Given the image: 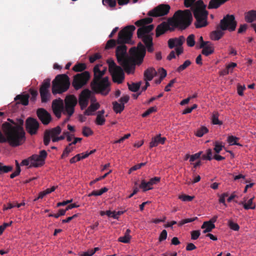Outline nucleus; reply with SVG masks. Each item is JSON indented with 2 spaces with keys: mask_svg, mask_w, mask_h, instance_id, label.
Here are the masks:
<instances>
[{
  "mask_svg": "<svg viewBox=\"0 0 256 256\" xmlns=\"http://www.w3.org/2000/svg\"><path fill=\"white\" fill-rule=\"evenodd\" d=\"M245 20L248 22L251 23L256 20V10H251L246 14Z\"/></svg>",
  "mask_w": 256,
  "mask_h": 256,
  "instance_id": "31",
  "label": "nucleus"
},
{
  "mask_svg": "<svg viewBox=\"0 0 256 256\" xmlns=\"http://www.w3.org/2000/svg\"><path fill=\"white\" fill-rule=\"evenodd\" d=\"M26 129L31 136L36 134L39 128L40 124L34 118L29 117L26 120Z\"/></svg>",
  "mask_w": 256,
  "mask_h": 256,
  "instance_id": "15",
  "label": "nucleus"
},
{
  "mask_svg": "<svg viewBox=\"0 0 256 256\" xmlns=\"http://www.w3.org/2000/svg\"><path fill=\"white\" fill-rule=\"evenodd\" d=\"M152 22V18H146L140 20H137L135 24L138 26H144L146 24H149Z\"/></svg>",
  "mask_w": 256,
  "mask_h": 256,
  "instance_id": "35",
  "label": "nucleus"
},
{
  "mask_svg": "<svg viewBox=\"0 0 256 256\" xmlns=\"http://www.w3.org/2000/svg\"><path fill=\"white\" fill-rule=\"evenodd\" d=\"M30 94L32 95L31 100L33 102H34L36 100V96L38 95V92L36 90H30Z\"/></svg>",
  "mask_w": 256,
  "mask_h": 256,
  "instance_id": "64",
  "label": "nucleus"
},
{
  "mask_svg": "<svg viewBox=\"0 0 256 256\" xmlns=\"http://www.w3.org/2000/svg\"><path fill=\"white\" fill-rule=\"evenodd\" d=\"M191 63L192 62L190 60H186L182 64H181L176 68V72L178 73L181 72L189 66L191 64Z\"/></svg>",
  "mask_w": 256,
  "mask_h": 256,
  "instance_id": "42",
  "label": "nucleus"
},
{
  "mask_svg": "<svg viewBox=\"0 0 256 256\" xmlns=\"http://www.w3.org/2000/svg\"><path fill=\"white\" fill-rule=\"evenodd\" d=\"M157 110L156 106H152L149 108L148 110H146L144 113H143L142 116L143 118H145L148 116L150 114L156 112Z\"/></svg>",
  "mask_w": 256,
  "mask_h": 256,
  "instance_id": "49",
  "label": "nucleus"
},
{
  "mask_svg": "<svg viewBox=\"0 0 256 256\" xmlns=\"http://www.w3.org/2000/svg\"><path fill=\"white\" fill-rule=\"evenodd\" d=\"M117 43V40L110 39L108 40L106 44L105 49L110 50L116 46Z\"/></svg>",
  "mask_w": 256,
  "mask_h": 256,
  "instance_id": "44",
  "label": "nucleus"
},
{
  "mask_svg": "<svg viewBox=\"0 0 256 256\" xmlns=\"http://www.w3.org/2000/svg\"><path fill=\"white\" fill-rule=\"evenodd\" d=\"M13 169V166H4L3 164L0 162V174L7 173L11 172Z\"/></svg>",
  "mask_w": 256,
  "mask_h": 256,
  "instance_id": "40",
  "label": "nucleus"
},
{
  "mask_svg": "<svg viewBox=\"0 0 256 256\" xmlns=\"http://www.w3.org/2000/svg\"><path fill=\"white\" fill-rule=\"evenodd\" d=\"M212 122L214 124H222V122L218 120V114L217 112L213 113L212 118Z\"/></svg>",
  "mask_w": 256,
  "mask_h": 256,
  "instance_id": "46",
  "label": "nucleus"
},
{
  "mask_svg": "<svg viewBox=\"0 0 256 256\" xmlns=\"http://www.w3.org/2000/svg\"><path fill=\"white\" fill-rule=\"evenodd\" d=\"M178 198L184 202H190L194 198V196L182 194Z\"/></svg>",
  "mask_w": 256,
  "mask_h": 256,
  "instance_id": "52",
  "label": "nucleus"
},
{
  "mask_svg": "<svg viewBox=\"0 0 256 256\" xmlns=\"http://www.w3.org/2000/svg\"><path fill=\"white\" fill-rule=\"evenodd\" d=\"M50 80L46 78L44 80L40 88V94L42 103H46L50 99L51 94L49 88H50Z\"/></svg>",
  "mask_w": 256,
  "mask_h": 256,
  "instance_id": "11",
  "label": "nucleus"
},
{
  "mask_svg": "<svg viewBox=\"0 0 256 256\" xmlns=\"http://www.w3.org/2000/svg\"><path fill=\"white\" fill-rule=\"evenodd\" d=\"M130 229H127L124 234V236L120 237L118 239V241L125 244L128 243L131 238V236L130 235Z\"/></svg>",
  "mask_w": 256,
  "mask_h": 256,
  "instance_id": "32",
  "label": "nucleus"
},
{
  "mask_svg": "<svg viewBox=\"0 0 256 256\" xmlns=\"http://www.w3.org/2000/svg\"><path fill=\"white\" fill-rule=\"evenodd\" d=\"M104 5L108 4L110 7L114 8L116 5V1L115 0H102Z\"/></svg>",
  "mask_w": 256,
  "mask_h": 256,
  "instance_id": "56",
  "label": "nucleus"
},
{
  "mask_svg": "<svg viewBox=\"0 0 256 256\" xmlns=\"http://www.w3.org/2000/svg\"><path fill=\"white\" fill-rule=\"evenodd\" d=\"M202 48V54L206 56H208L214 52V47L210 42L204 45Z\"/></svg>",
  "mask_w": 256,
  "mask_h": 256,
  "instance_id": "26",
  "label": "nucleus"
},
{
  "mask_svg": "<svg viewBox=\"0 0 256 256\" xmlns=\"http://www.w3.org/2000/svg\"><path fill=\"white\" fill-rule=\"evenodd\" d=\"M192 16L190 10L176 12L172 18H169L167 22V30L173 32L176 28L180 30H185L192 23Z\"/></svg>",
  "mask_w": 256,
  "mask_h": 256,
  "instance_id": "3",
  "label": "nucleus"
},
{
  "mask_svg": "<svg viewBox=\"0 0 256 256\" xmlns=\"http://www.w3.org/2000/svg\"><path fill=\"white\" fill-rule=\"evenodd\" d=\"M86 66L85 64L78 63L73 66L72 70L76 72H80L86 70Z\"/></svg>",
  "mask_w": 256,
  "mask_h": 256,
  "instance_id": "41",
  "label": "nucleus"
},
{
  "mask_svg": "<svg viewBox=\"0 0 256 256\" xmlns=\"http://www.w3.org/2000/svg\"><path fill=\"white\" fill-rule=\"evenodd\" d=\"M194 35L191 34L189 35L186 38L187 45L188 46L192 47L195 44Z\"/></svg>",
  "mask_w": 256,
  "mask_h": 256,
  "instance_id": "45",
  "label": "nucleus"
},
{
  "mask_svg": "<svg viewBox=\"0 0 256 256\" xmlns=\"http://www.w3.org/2000/svg\"><path fill=\"white\" fill-rule=\"evenodd\" d=\"M248 26L246 24H241L238 29V34H242L245 32L247 29Z\"/></svg>",
  "mask_w": 256,
  "mask_h": 256,
  "instance_id": "63",
  "label": "nucleus"
},
{
  "mask_svg": "<svg viewBox=\"0 0 256 256\" xmlns=\"http://www.w3.org/2000/svg\"><path fill=\"white\" fill-rule=\"evenodd\" d=\"M52 108L56 116L60 118L62 114H64V101L60 98L54 100L52 104Z\"/></svg>",
  "mask_w": 256,
  "mask_h": 256,
  "instance_id": "16",
  "label": "nucleus"
},
{
  "mask_svg": "<svg viewBox=\"0 0 256 256\" xmlns=\"http://www.w3.org/2000/svg\"><path fill=\"white\" fill-rule=\"evenodd\" d=\"M110 82L108 76H105L102 80L92 81L90 86L92 90L96 94L106 96L110 91Z\"/></svg>",
  "mask_w": 256,
  "mask_h": 256,
  "instance_id": "6",
  "label": "nucleus"
},
{
  "mask_svg": "<svg viewBox=\"0 0 256 256\" xmlns=\"http://www.w3.org/2000/svg\"><path fill=\"white\" fill-rule=\"evenodd\" d=\"M16 122L12 126L8 122L2 125V132L0 130V142H8L12 147L22 145L26 140L25 132L23 125L24 120L16 119Z\"/></svg>",
  "mask_w": 256,
  "mask_h": 256,
  "instance_id": "2",
  "label": "nucleus"
},
{
  "mask_svg": "<svg viewBox=\"0 0 256 256\" xmlns=\"http://www.w3.org/2000/svg\"><path fill=\"white\" fill-rule=\"evenodd\" d=\"M184 40L185 38L183 36H181L178 38H170L168 42V46L170 48L172 49L175 47L177 48L182 46Z\"/></svg>",
  "mask_w": 256,
  "mask_h": 256,
  "instance_id": "20",
  "label": "nucleus"
},
{
  "mask_svg": "<svg viewBox=\"0 0 256 256\" xmlns=\"http://www.w3.org/2000/svg\"><path fill=\"white\" fill-rule=\"evenodd\" d=\"M62 128L60 126H57L53 128L47 130L44 132V143L45 146H48L50 140V136H57L60 134Z\"/></svg>",
  "mask_w": 256,
  "mask_h": 256,
  "instance_id": "17",
  "label": "nucleus"
},
{
  "mask_svg": "<svg viewBox=\"0 0 256 256\" xmlns=\"http://www.w3.org/2000/svg\"><path fill=\"white\" fill-rule=\"evenodd\" d=\"M100 105L98 103H92L88 108L84 112V114L86 116L93 115L95 111L100 108Z\"/></svg>",
  "mask_w": 256,
  "mask_h": 256,
  "instance_id": "27",
  "label": "nucleus"
},
{
  "mask_svg": "<svg viewBox=\"0 0 256 256\" xmlns=\"http://www.w3.org/2000/svg\"><path fill=\"white\" fill-rule=\"evenodd\" d=\"M206 8V5L202 0H198L192 7L194 18L196 20L194 22L196 28L204 27L208 24L207 21L208 12Z\"/></svg>",
  "mask_w": 256,
  "mask_h": 256,
  "instance_id": "4",
  "label": "nucleus"
},
{
  "mask_svg": "<svg viewBox=\"0 0 256 256\" xmlns=\"http://www.w3.org/2000/svg\"><path fill=\"white\" fill-rule=\"evenodd\" d=\"M30 96L28 94H18L14 98L15 100H19L20 102L18 104H20L24 106H27L28 104V99Z\"/></svg>",
  "mask_w": 256,
  "mask_h": 256,
  "instance_id": "28",
  "label": "nucleus"
},
{
  "mask_svg": "<svg viewBox=\"0 0 256 256\" xmlns=\"http://www.w3.org/2000/svg\"><path fill=\"white\" fill-rule=\"evenodd\" d=\"M214 150L216 153H219L222 150L224 146L222 145V143L218 142L216 141L214 143Z\"/></svg>",
  "mask_w": 256,
  "mask_h": 256,
  "instance_id": "50",
  "label": "nucleus"
},
{
  "mask_svg": "<svg viewBox=\"0 0 256 256\" xmlns=\"http://www.w3.org/2000/svg\"><path fill=\"white\" fill-rule=\"evenodd\" d=\"M90 77L88 71H84L74 76L72 86L76 90H78L84 86L89 80Z\"/></svg>",
  "mask_w": 256,
  "mask_h": 256,
  "instance_id": "9",
  "label": "nucleus"
},
{
  "mask_svg": "<svg viewBox=\"0 0 256 256\" xmlns=\"http://www.w3.org/2000/svg\"><path fill=\"white\" fill-rule=\"evenodd\" d=\"M167 31V22H164L158 24L156 30V36L158 38Z\"/></svg>",
  "mask_w": 256,
  "mask_h": 256,
  "instance_id": "25",
  "label": "nucleus"
},
{
  "mask_svg": "<svg viewBox=\"0 0 256 256\" xmlns=\"http://www.w3.org/2000/svg\"><path fill=\"white\" fill-rule=\"evenodd\" d=\"M102 66L101 64H96V65L93 69L94 72V78L92 81L98 80H102L103 78L102 76H104L100 71V68Z\"/></svg>",
  "mask_w": 256,
  "mask_h": 256,
  "instance_id": "24",
  "label": "nucleus"
},
{
  "mask_svg": "<svg viewBox=\"0 0 256 256\" xmlns=\"http://www.w3.org/2000/svg\"><path fill=\"white\" fill-rule=\"evenodd\" d=\"M47 156V152L45 150L40 151L39 155L33 154L32 156H30L31 165H30V167L38 168L42 166L44 163Z\"/></svg>",
  "mask_w": 256,
  "mask_h": 256,
  "instance_id": "14",
  "label": "nucleus"
},
{
  "mask_svg": "<svg viewBox=\"0 0 256 256\" xmlns=\"http://www.w3.org/2000/svg\"><path fill=\"white\" fill-rule=\"evenodd\" d=\"M154 24H150L147 26H142L141 28H140L138 30V37H140L142 36V35H147L146 34L150 32L154 29Z\"/></svg>",
  "mask_w": 256,
  "mask_h": 256,
  "instance_id": "23",
  "label": "nucleus"
},
{
  "mask_svg": "<svg viewBox=\"0 0 256 256\" xmlns=\"http://www.w3.org/2000/svg\"><path fill=\"white\" fill-rule=\"evenodd\" d=\"M239 140L238 138L234 136H228V138L227 141L230 145H237L242 146L239 143L237 142V141Z\"/></svg>",
  "mask_w": 256,
  "mask_h": 256,
  "instance_id": "43",
  "label": "nucleus"
},
{
  "mask_svg": "<svg viewBox=\"0 0 256 256\" xmlns=\"http://www.w3.org/2000/svg\"><path fill=\"white\" fill-rule=\"evenodd\" d=\"M136 27L133 25L125 26L118 34L117 43L120 44L116 48V56L118 63L121 65L128 74H133L136 64H140L146 54L144 46L139 42L137 47L130 49L129 56L127 53L126 44H132V38Z\"/></svg>",
  "mask_w": 256,
  "mask_h": 256,
  "instance_id": "1",
  "label": "nucleus"
},
{
  "mask_svg": "<svg viewBox=\"0 0 256 256\" xmlns=\"http://www.w3.org/2000/svg\"><path fill=\"white\" fill-rule=\"evenodd\" d=\"M196 0H184V5L186 8H192V6L196 3Z\"/></svg>",
  "mask_w": 256,
  "mask_h": 256,
  "instance_id": "59",
  "label": "nucleus"
},
{
  "mask_svg": "<svg viewBox=\"0 0 256 256\" xmlns=\"http://www.w3.org/2000/svg\"><path fill=\"white\" fill-rule=\"evenodd\" d=\"M160 180V178L156 176L150 180L146 182L144 180H142L139 186L140 188H142L143 192L152 189V186L159 182Z\"/></svg>",
  "mask_w": 256,
  "mask_h": 256,
  "instance_id": "18",
  "label": "nucleus"
},
{
  "mask_svg": "<svg viewBox=\"0 0 256 256\" xmlns=\"http://www.w3.org/2000/svg\"><path fill=\"white\" fill-rule=\"evenodd\" d=\"M200 234V230H193L191 232V238L194 240H196L198 238Z\"/></svg>",
  "mask_w": 256,
  "mask_h": 256,
  "instance_id": "58",
  "label": "nucleus"
},
{
  "mask_svg": "<svg viewBox=\"0 0 256 256\" xmlns=\"http://www.w3.org/2000/svg\"><path fill=\"white\" fill-rule=\"evenodd\" d=\"M82 134L84 136H88L93 134L92 130L88 127L84 126L82 128Z\"/></svg>",
  "mask_w": 256,
  "mask_h": 256,
  "instance_id": "48",
  "label": "nucleus"
},
{
  "mask_svg": "<svg viewBox=\"0 0 256 256\" xmlns=\"http://www.w3.org/2000/svg\"><path fill=\"white\" fill-rule=\"evenodd\" d=\"M156 75L157 72L154 68H148L144 72V80H152Z\"/></svg>",
  "mask_w": 256,
  "mask_h": 256,
  "instance_id": "21",
  "label": "nucleus"
},
{
  "mask_svg": "<svg viewBox=\"0 0 256 256\" xmlns=\"http://www.w3.org/2000/svg\"><path fill=\"white\" fill-rule=\"evenodd\" d=\"M36 114L44 125L48 124L52 120V116L50 114L43 108H38L36 110Z\"/></svg>",
  "mask_w": 256,
  "mask_h": 256,
  "instance_id": "19",
  "label": "nucleus"
},
{
  "mask_svg": "<svg viewBox=\"0 0 256 256\" xmlns=\"http://www.w3.org/2000/svg\"><path fill=\"white\" fill-rule=\"evenodd\" d=\"M138 38L142 40V42L144 43L146 46L153 44L152 38L150 35H142L141 36Z\"/></svg>",
  "mask_w": 256,
  "mask_h": 256,
  "instance_id": "37",
  "label": "nucleus"
},
{
  "mask_svg": "<svg viewBox=\"0 0 256 256\" xmlns=\"http://www.w3.org/2000/svg\"><path fill=\"white\" fill-rule=\"evenodd\" d=\"M228 194L224 192L220 196L219 202L225 206H227V204L225 202V198L228 196Z\"/></svg>",
  "mask_w": 256,
  "mask_h": 256,
  "instance_id": "54",
  "label": "nucleus"
},
{
  "mask_svg": "<svg viewBox=\"0 0 256 256\" xmlns=\"http://www.w3.org/2000/svg\"><path fill=\"white\" fill-rule=\"evenodd\" d=\"M224 31L220 28L212 31L210 34V38L214 40H219L224 36Z\"/></svg>",
  "mask_w": 256,
  "mask_h": 256,
  "instance_id": "29",
  "label": "nucleus"
},
{
  "mask_svg": "<svg viewBox=\"0 0 256 256\" xmlns=\"http://www.w3.org/2000/svg\"><path fill=\"white\" fill-rule=\"evenodd\" d=\"M91 97L92 92L88 89H84L81 92L78 98V104L81 110H84L87 107L90 98L92 102L96 100L94 98Z\"/></svg>",
  "mask_w": 256,
  "mask_h": 256,
  "instance_id": "13",
  "label": "nucleus"
},
{
  "mask_svg": "<svg viewBox=\"0 0 256 256\" xmlns=\"http://www.w3.org/2000/svg\"><path fill=\"white\" fill-rule=\"evenodd\" d=\"M253 198H250L247 203L244 202H239V204H242L245 210H254L256 208V206L254 204H253Z\"/></svg>",
  "mask_w": 256,
  "mask_h": 256,
  "instance_id": "33",
  "label": "nucleus"
},
{
  "mask_svg": "<svg viewBox=\"0 0 256 256\" xmlns=\"http://www.w3.org/2000/svg\"><path fill=\"white\" fill-rule=\"evenodd\" d=\"M88 152H86L85 154L82 153L80 154H77L74 156L70 158V162L71 164H74L76 162V158H77V161H80L81 160L86 158L88 156Z\"/></svg>",
  "mask_w": 256,
  "mask_h": 256,
  "instance_id": "34",
  "label": "nucleus"
},
{
  "mask_svg": "<svg viewBox=\"0 0 256 256\" xmlns=\"http://www.w3.org/2000/svg\"><path fill=\"white\" fill-rule=\"evenodd\" d=\"M215 227V224H210L208 221L204 222L201 226V228L202 229H204L203 231V233L204 234L212 232Z\"/></svg>",
  "mask_w": 256,
  "mask_h": 256,
  "instance_id": "30",
  "label": "nucleus"
},
{
  "mask_svg": "<svg viewBox=\"0 0 256 256\" xmlns=\"http://www.w3.org/2000/svg\"><path fill=\"white\" fill-rule=\"evenodd\" d=\"M101 58V56L98 53H96L94 55L90 56L89 58V60L90 63L94 62L96 60L100 59Z\"/></svg>",
  "mask_w": 256,
  "mask_h": 256,
  "instance_id": "57",
  "label": "nucleus"
},
{
  "mask_svg": "<svg viewBox=\"0 0 256 256\" xmlns=\"http://www.w3.org/2000/svg\"><path fill=\"white\" fill-rule=\"evenodd\" d=\"M142 84V82H132V84H128V89L133 92H137L140 88V86Z\"/></svg>",
  "mask_w": 256,
  "mask_h": 256,
  "instance_id": "38",
  "label": "nucleus"
},
{
  "mask_svg": "<svg viewBox=\"0 0 256 256\" xmlns=\"http://www.w3.org/2000/svg\"><path fill=\"white\" fill-rule=\"evenodd\" d=\"M228 225L230 228L234 230L237 231L240 229V226L238 224L233 222L232 220L228 221Z\"/></svg>",
  "mask_w": 256,
  "mask_h": 256,
  "instance_id": "53",
  "label": "nucleus"
},
{
  "mask_svg": "<svg viewBox=\"0 0 256 256\" xmlns=\"http://www.w3.org/2000/svg\"><path fill=\"white\" fill-rule=\"evenodd\" d=\"M208 132V129L205 126H202L200 129L198 130L196 135L198 137L202 136L204 134Z\"/></svg>",
  "mask_w": 256,
  "mask_h": 256,
  "instance_id": "47",
  "label": "nucleus"
},
{
  "mask_svg": "<svg viewBox=\"0 0 256 256\" xmlns=\"http://www.w3.org/2000/svg\"><path fill=\"white\" fill-rule=\"evenodd\" d=\"M237 25V22L235 20L234 15L226 14L220 20L218 28L222 30H228L229 32L235 30Z\"/></svg>",
  "mask_w": 256,
  "mask_h": 256,
  "instance_id": "8",
  "label": "nucleus"
},
{
  "mask_svg": "<svg viewBox=\"0 0 256 256\" xmlns=\"http://www.w3.org/2000/svg\"><path fill=\"white\" fill-rule=\"evenodd\" d=\"M197 219H198L197 217H194V218H186V219L182 220L180 222H178V224L179 226H182L184 225V224L192 222Z\"/></svg>",
  "mask_w": 256,
  "mask_h": 256,
  "instance_id": "51",
  "label": "nucleus"
},
{
  "mask_svg": "<svg viewBox=\"0 0 256 256\" xmlns=\"http://www.w3.org/2000/svg\"><path fill=\"white\" fill-rule=\"evenodd\" d=\"M167 234H168V233H167V232L166 230H164L162 232L160 233V236H159V238H158V240L160 242H162L165 240H166V238H167Z\"/></svg>",
  "mask_w": 256,
  "mask_h": 256,
  "instance_id": "60",
  "label": "nucleus"
},
{
  "mask_svg": "<svg viewBox=\"0 0 256 256\" xmlns=\"http://www.w3.org/2000/svg\"><path fill=\"white\" fill-rule=\"evenodd\" d=\"M70 86L69 77L66 74H58L52 82V93L54 94H62Z\"/></svg>",
  "mask_w": 256,
  "mask_h": 256,
  "instance_id": "5",
  "label": "nucleus"
},
{
  "mask_svg": "<svg viewBox=\"0 0 256 256\" xmlns=\"http://www.w3.org/2000/svg\"><path fill=\"white\" fill-rule=\"evenodd\" d=\"M106 62L108 65V70L112 75L113 82L118 84L122 83L124 78V74L122 68L118 66L112 58L108 59Z\"/></svg>",
  "mask_w": 256,
  "mask_h": 256,
  "instance_id": "7",
  "label": "nucleus"
},
{
  "mask_svg": "<svg viewBox=\"0 0 256 256\" xmlns=\"http://www.w3.org/2000/svg\"><path fill=\"white\" fill-rule=\"evenodd\" d=\"M170 7L167 4H160L149 11L148 14L150 16L159 17L166 16L170 12Z\"/></svg>",
  "mask_w": 256,
  "mask_h": 256,
  "instance_id": "12",
  "label": "nucleus"
},
{
  "mask_svg": "<svg viewBox=\"0 0 256 256\" xmlns=\"http://www.w3.org/2000/svg\"><path fill=\"white\" fill-rule=\"evenodd\" d=\"M160 136V134H159L152 138V141L150 143V148L156 147L158 146V144H164L166 138L165 137H161Z\"/></svg>",
  "mask_w": 256,
  "mask_h": 256,
  "instance_id": "22",
  "label": "nucleus"
},
{
  "mask_svg": "<svg viewBox=\"0 0 256 256\" xmlns=\"http://www.w3.org/2000/svg\"><path fill=\"white\" fill-rule=\"evenodd\" d=\"M176 82V78H174V79L172 80L165 87L164 90L166 92H169V91H170V88L172 87V85L174 84Z\"/></svg>",
  "mask_w": 256,
  "mask_h": 256,
  "instance_id": "61",
  "label": "nucleus"
},
{
  "mask_svg": "<svg viewBox=\"0 0 256 256\" xmlns=\"http://www.w3.org/2000/svg\"><path fill=\"white\" fill-rule=\"evenodd\" d=\"M106 120L104 116H97L96 122L98 125L102 126L105 122Z\"/></svg>",
  "mask_w": 256,
  "mask_h": 256,
  "instance_id": "55",
  "label": "nucleus"
},
{
  "mask_svg": "<svg viewBox=\"0 0 256 256\" xmlns=\"http://www.w3.org/2000/svg\"><path fill=\"white\" fill-rule=\"evenodd\" d=\"M113 109L116 113H120L124 108V106L115 101L112 102Z\"/></svg>",
  "mask_w": 256,
  "mask_h": 256,
  "instance_id": "36",
  "label": "nucleus"
},
{
  "mask_svg": "<svg viewBox=\"0 0 256 256\" xmlns=\"http://www.w3.org/2000/svg\"><path fill=\"white\" fill-rule=\"evenodd\" d=\"M108 189L104 187L102 188L99 190H93L92 192L88 194V196L90 197L92 196H99L102 195L104 193L106 192Z\"/></svg>",
  "mask_w": 256,
  "mask_h": 256,
  "instance_id": "39",
  "label": "nucleus"
},
{
  "mask_svg": "<svg viewBox=\"0 0 256 256\" xmlns=\"http://www.w3.org/2000/svg\"><path fill=\"white\" fill-rule=\"evenodd\" d=\"M130 100V96L128 95H125L122 96L119 100V102L121 104H124L127 103Z\"/></svg>",
  "mask_w": 256,
  "mask_h": 256,
  "instance_id": "62",
  "label": "nucleus"
},
{
  "mask_svg": "<svg viewBox=\"0 0 256 256\" xmlns=\"http://www.w3.org/2000/svg\"><path fill=\"white\" fill-rule=\"evenodd\" d=\"M78 104V100L74 95L67 96L64 104V114L70 117L74 112V108Z\"/></svg>",
  "mask_w": 256,
  "mask_h": 256,
  "instance_id": "10",
  "label": "nucleus"
}]
</instances>
